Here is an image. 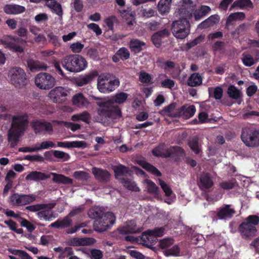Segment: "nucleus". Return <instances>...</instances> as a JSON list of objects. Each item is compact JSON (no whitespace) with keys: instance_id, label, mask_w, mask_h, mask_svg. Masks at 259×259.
Returning <instances> with one entry per match:
<instances>
[{"instance_id":"f257e3e1","label":"nucleus","mask_w":259,"mask_h":259,"mask_svg":"<svg viewBox=\"0 0 259 259\" xmlns=\"http://www.w3.org/2000/svg\"><path fill=\"white\" fill-rule=\"evenodd\" d=\"M127 97L128 94L124 92L117 93L107 100L94 97V99L98 101L96 104L99 107L97 109L98 121L102 122L108 118L116 119L121 117V109L114 104H122Z\"/></svg>"},{"instance_id":"f03ea898","label":"nucleus","mask_w":259,"mask_h":259,"mask_svg":"<svg viewBox=\"0 0 259 259\" xmlns=\"http://www.w3.org/2000/svg\"><path fill=\"white\" fill-rule=\"evenodd\" d=\"M28 123L27 116H13L11 127L8 134V141L10 142L11 148H14L17 145L21 134L24 132Z\"/></svg>"},{"instance_id":"7ed1b4c3","label":"nucleus","mask_w":259,"mask_h":259,"mask_svg":"<svg viewBox=\"0 0 259 259\" xmlns=\"http://www.w3.org/2000/svg\"><path fill=\"white\" fill-rule=\"evenodd\" d=\"M27 30L24 27H20L15 31L19 36H7L2 39V44L6 48L16 53H23L24 48L21 46L26 44Z\"/></svg>"},{"instance_id":"20e7f679","label":"nucleus","mask_w":259,"mask_h":259,"mask_svg":"<svg viewBox=\"0 0 259 259\" xmlns=\"http://www.w3.org/2000/svg\"><path fill=\"white\" fill-rule=\"evenodd\" d=\"M61 64L66 70L74 73L82 71L88 66L85 59L77 54L66 56L62 59Z\"/></svg>"},{"instance_id":"39448f33","label":"nucleus","mask_w":259,"mask_h":259,"mask_svg":"<svg viewBox=\"0 0 259 259\" xmlns=\"http://www.w3.org/2000/svg\"><path fill=\"white\" fill-rule=\"evenodd\" d=\"M258 224L259 217L256 215H249L239 225L238 230L243 238H251L256 235V226Z\"/></svg>"},{"instance_id":"423d86ee","label":"nucleus","mask_w":259,"mask_h":259,"mask_svg":"<svg viewBox=\"0 0 259 259\" xmlns=\"http://www.w3.org/2000/svg\"><path fill=\"white\" fill-rule=\"evenodd\" d=\"M116 217L112 212L108 211L94 221L93 228L95 231L102 233L110 229L115 223Z\"/></svg>"},{"instance_id":"0eeeda50","label":"nucleus","mask_w":259,"mask_h":259,"mask_svg":"<svg viewBox=\"0 0 259 259\" xmlns=\"http://www.w3.org/2000/svg\"><path fill=\"white\" fill-rule=\"evenodd\" d=\"M171 31L175 37L183 39L190 33V24L186 19H179L174 21L171 24Z\"/></svg>"},{"instance_id":"6e6552de","label":"nucleus","mask_w":259,"mask_h":259,"mask_svg":"<svg viewBox=\"0 0 259 259\" xmlns=\"http://www.w3.org/2000/svg\"><path fill=\"white\" fill-rule=\"evenodd\" d=\"M241 139L249 147L259 146V130L253 127H246L242 129Z\"/></svg>"},{"instance_id":"1a4fd4ad","label":"nucleus","mask_w":259,"mask_h":259,"mask_svg":"<svg viewBox=\"0 0 259 259\" xmlns=\"http://www.w3.org/2000/svg\"><path fill=\"white\" fill-rule=\"evenodd\" d=\"M119 80L115 77L110 78L107 75L99 76L98 79V89L103 93L113 92L119 85Z\"/></svg>"},{"instance_id":"9d476101","label":"nucleus","mask_w":259,"mask_h":259,"mask_svg":"<svg viewBox=\"0 0 259 259\" xmlns=\"http://www.w3.org/2000/svg\"><path fill=\"white\" fill-rule=\"evenodd\" d=\"M9 75L11 83L16 88H22L27 82L26 74L24 70L20 67H15L11 69Z\"/></svg>"},{"instance_id":"9b49d317","label":"nucleus","mask_w":259,"mask_h":259,"mask_svg":"<svg viewBox=\"0 0 259 259\" xmlns=\"http://www.w3.org/2000/svg\"><path fill=\"white\" fill-rule=\"evenodd\" d=\"M35 83L39 89L49 90L55 85L56 79L48 73L41 72L35 76Z\"/></svg>"},{"instance_id":"f8f14e48","label":"nucleus","mask_w":259,"mask_h":259,"mask_svg":"<svg viewBox=\"0 0 259 259\" xmlns=\"http://www.w3.org/2000/svg\"><path fill=\"white\" fill-rule=\"evenodd\" d=\"M195 4L192 0H182V4L177 9V15L180 19H191L193 17Z\"/></svg>"},{"instance_id":"ddd939ff","label":"nucleus","mask_w":259,"mask_h":259,"mask_svg":"<svg viewBox=\"0 0 259 259\" xmlns=\"http://www.w3.org/2000/svg\"><path fill=\"white\" fill-rule=\"evenodd\" d=\"M10 202L14 206H22L30 203L36 200L33 194H23L15 193L10 197Z\"/></svg>"},{"instance_id":"4468645a","label":"nucleus","mask_w":259,"mask_h":259,"mask_svg":"<svg viewBox=\"0 0 259 259\" xmlns=\"http://www.w3.org/2000/svg\"><path fill=\"white\" fill-rule=\"evenodd\" d=\"M67 92L64 88L57 87L50 92L48 96L54 103H62L66 100Z\"/></svg>"},{"instance_id":"2eb2a0df","label":"nucleus","mask_w":259,"mask_h":259,"mask_svg":"<svg viewBox=\"0 0 259 259\" xmlns=\"http://www.w3.org/2000/svg\"><path fill=\"white\" fill-rule=\"evenodd\" d=\"M31 126L35 134L46 132L51 134L53 131L52 123L45 120H36L31 123Z\"/></svg>"},{"instance_id":"dca6fc26","label":"nucleus","mask_w":259,"mask_h":259,"mask_svg":"<svg viewBox=\"0 0 259 259\" xmlns=\"http://www.w3.org/2000/svg\"><path fill=\"white\" fill-rule=\"evenodd\" d=\"M199 186L202 190L201 196L209 201V189L210 188V176L209 174H203L201 175Z\"/></svg>"},{"instance_id":"f3484780","label":"nucleus","mask_w":259,"mask_h":259,"mask_svg":"<svg viewBox=\"0 0 259 259\" xmlns=\"http://www.w3.org/2000/svg\"><path fill=\"white\" fill-rule=\"evenodd\" d=\"M169 35L168 29L164 28L155 32L151 36V41L155 47L159 48L162 45V40Z\"/></svg>"},{"instance_id":"a211bd4d","label":"nucleus","mask_w":259,"mask_h":259,"mask_svg":"<svg viewBox=\"0 0 259 259\" xmlns=\"http://www.w3.org/2000/svg\"><path fill=\"white\" fill-rule=\"evenodd\" d=\"M157 241V238L152 234L149 230H147L142 234L140 243L143 245L151 248Z\"/></svg>"},{"instance_id":"6ab92c4d","label":"nucleus","mask_w":259,"mask_h":259,"mask_svg":"<svg viewBox=\"0 0 259 259\" xmlns=\"http://www.w3.org/2000/svg\"><path fill=\"white\" fill-rule=\"evenodd\" d=\"M92 173L95 178L100 182L106 183L110 178V174L106 169L94 167L92 168Z\"/></svg>"},{"instance_id":"aec40b11","label":"nucleus","mask_w":259,"mask_h":259,"mask_svg":"<svg viewBox=\"0 0 259 259\" xmlns=\"http://www.w3.org/2000/svg\"><path fill=\"white\" fill-rule=\"evenodd\" d=\"M196 112V108L194 105L188 106L184 105L178 108V113L180 117L187 119L192 117Z\"/></svg>"},{"instance_id":"412c9836","label":"nucleus","mask_w":259,"mask_h":259,"mask_svg":"<svg viewBox=\"0 0 259 259\" xmlns=\"http://www.w3.org/2000/svg\"><path fill=\"white\" fill-rule=\"evenodd\" d=\"M235 212L234 208H231L230 205H225L224 206L220 208L217 215L220 219L226 220L231 218L235 213Z\"/></svg>"},{"instance_id":"4be33fe9","label":"nucleus","mask_w":259,"mask_h":259,"mask_svg":"<svg viewBox=\"0 0 259 259\" xmlns=\"http://www.w3.org/2000/svg\"><path fill=\"white\" fill-rule=\"evenodd\" d=\"M26 10L24 6L16 4H8L4 7L5 13L9 15H17L23 13Z\"/></svg>"},{"instance_id":"5701e85b","label":"nucleus","mask_w":259,"mask_h":259,"mask_svg":"<svg viewBox=\"0 0 259 259\" xmlns=\"http://www.w3.org/2000/svg\"><path fill=\"white\" fill-rule=\"evenodd\" d=\"M95 242L96 240L93 238H74L70 241L69 245L75 246H85L93 244Z\"/></svg>"},{"instance_id":"b1692460","label":"nucleus","mask_w":259,"mask_h":259,"mask_svg":"<svg viewBox=\"0 0 259 259\" xmlns=\"http://www.w3.org/2000/svg\"><path fill=\"white\" fill-rule=\"evenodd\" d=\"M113 170L114 172L115 178L118 179L119 181L120 177H125L131 173L128 167L121 164L114 166L113 168Z\"/></svg>"},{"instance_id":"393cba45","label":"nucleus","mask_w":259,"mask_h":259,"mask_svg":"<svg viewBox=\"0 0 259 259\" xmlns=\"http://www.w3.org/2000/svg\"><path fill=\"white\" fill-rule=\"evenodd\" d=\"M176 103H172L167 106L164 107L161 111V113L170 117H180V114L178 113V109H176Z\"/></svg>"},{"instance_id":"a878e982","label":"nucleus","mask_w":259,"mask_h":259,"mask_svg":"<svg viewBox=\"0 0 259 259\" xmlns=\"http://www.w3.org/2000/svg\"><path fill=\"white\" fill-rule=\"evenodd\" d=\"M28 67L31 71H34L39 70H46L48 68L47 64L40 62L38 60H34L32 59H29L27 61Z\"/></svg>"},{"instance_id":"bb28decb","label":"nucleus","mask_w":259,"mask_h":259,"mask_svg":"<svg viewBox=\"0 0 259 259\" xmlns=\"http://www.w3.org/2000/svg\"><path fill=\"white\" fill-rule=\"evenodd\" d=\"M73 104L78 107L81 108L89 105L90 102L85 98L82 93H78L74 95L72 98Z\"/></svg>"},{"instance_id":"cd10ccee","label":"nucleus","mask_w":259,"mask_h":259,"mask_svg":"<svg viewBox=\"0 0 259 259\" xmlns=\"http://www.w3.org/2000/svg\"><path fill=\"white\" fill-rule=\"evenodd\" d=\"M98 75V73L95 71L90 72L84 76L80 77L76 80V84L79 87H82L91 82Z\"/></svg>"},{"instance_id":"c85d7f7f","label":"nucleus","mask_w":259,"mask_h":259,"mask_svg":"<svg viewBox=\"0 0 259 259\" xmlns=\"http://www.w3.org/2000/svg\"><path fill=\"white\" fill-rule=\"evenodd\" d=\"M49 178V175H47L44 172L37 171H32L26 176L25 180L27 181L30 180L39 181L46 180Z\"/></svg>"},{"instance_id":"c756f323","label":"nucleus","mask_w":259,"mask_h":259,"mask_svg":"<svg viewBox=\"0 0 259 259\" xmlns=\"http://www.w3.org/2000/svg\"><path fill=\"white\" fill-rule=\"evenodd\" d=\"M120 182L126 189L134 192H139L140 188L131 179L123 177L120 179Z\"/></svg>"},{"instance_id":"7c9ffc66","label":"nucleus","mask_w":259,"mask_h":259,"mask_svg":"<svg viewBox=\"0 0 259 259\" xmlns=\"http://www.w3.org/2000/svg\"><path fill=\"white\" fill-rule=\"evenodd\" d=\"M145 43L138 39H132L129 42V47L132 52L138 54L143 50Z\"/></svg>"},{"instance_id":"2f4dec72","label":"nucleus","mask_w":259,"mask_h":259,"mask_svg":"<svg viewBox=\"0 0 259 259\" xmlns=\"http://www.w3.org/2000/svg\"><path fill=\"white\" fill-rule=\"evenodd\" d=\"M195 6H196L195 5ZM210 10V8L206 6H201L198 8H196L194 7L193 16H194L195 20L197 21L205 16Z\"/></svg>"},{"instance_id":"473e14b6","label":"nucleus","mask_w":259,"mask_h":259,"mask_svg":"<svg viewBox=\"0 0 259 259\" xmlns=\"http://www.w3.org/2000/svg\"><path fill=\"white\" fill-rule=\"evenodd\" d=\"M55 203H49L47 204H36L26 206V209L31 212H38L46 208H48L49 209H53L55 206Z\"/></svg>"},{"instance_id":"72a5a7b5","label":"nucleus","mask_w":259,"mask_h":259,"mask_svg":"<svg viewBox=\"0 0 259 259\" xmlns=\"http://www.w3.org/2000/svg\"><path fill=\"white\" fill-rule=\"evenodd\" d=\"M235 7H238L240 9H252L253 5L251 0H236L230 8V10Z\"/></svg>"},{"instance_id":"f704fd0d","label":"nucleus","mask_w":259,"mask_h":259,"mask_svg":"<svg viewBox=\"0 0 259 259\" xmlns=\"http://www.w3.org/2000/svg\"><path fill=\"white\" fill-rule=\"evenodd\" d=\"M71 220L68 216H66L62 220H58L52 223L50 227L58 229L67 228L71 225Z\"/></svg>"},{"instance_id":"c9c22d12","label":"nucleus","mask_w":259,"mask_h":259,"mask_svg":"<svg viewBox=\"0 0 259 259\" xmlns=\"http://www.w3.org/2000/svg\"><path fill=\"white\" fill-rule=\"evenodd\" d=\"M52 209L48 208H45L41 211H38L36 213V215L40 220H45L46 221H51L52 218H54V212L52 211Z\"/></svg>"},{"instance_id":"e433bc0d","label":"nucleus","mask_w":259,"mask_h":259,"mask_svg":"<svg viewBox=\"0 0 259 259\" xmlns=\"http://www.w3.org/2000/svg\"><path fill=\"white\" fill-rule=\"evenodd\" d=\"M139 164L148 172H150L152 175L156 177L161 176V172L154 166L151 164L145 161H140Z\"/></svg>"},{"instance_id":"4c0bfd02","label":"nucleus","mask_w":259,"mask_h":259,"mask_svg":"<svg viewBox=\"0 0 259 259\" xmlns=\"http://www.w3.org/2000/svg\"><path fill=\"white\" fill-rule=\"evenodd\" d=\"M104 211V209L103 207L95 206L92 207L89 210L88 214L90 218L96 220L105 213Z\"/></svg>"},{"instance_id":"58836bf2","label":"nucleus","mask_w":259,"mask_h":259,"mask_svg":"<svg viewBox=\"0 0 259 259\" xmlns=\"http://www.w3.org/2000/svg\"><path fill=\"white\" fill-rule=\"evenodd\" d=\"M138 232L136 226L130 228L128 226L127 227H123L121 228H118L117 230L113 231L111 234L112 237L118 238L117 234L121 235H125L128 233H136Z\"/></svg>"},{"instance_id":"ea45409f","label":"nucleus","mask_w":259,"mask_h":259,"mask_svg":"<svg viewBox=\"0 0 259 259\" xmlns=\"http://www.w3.org/2000/svg\"><path fill=\"white\" fill-rule=\"evenodd\" d=\"M86 143L84 141L58 142L57 146L64 148H81L84 147Z\"/></svg>"},{"instance_id":"a19ab883","label":"nucleus","mask_w":259,"mask_h":259,"mask_svg":"<svg viewBox=\"0 0 259 259\" xmlns=\"http://www.w3.org/2000/svg\"><path fill=\"white\" fill-rule=\"evenodd\" d=\"M172 0H160L158 4V10L162 15L167 14L170 9Z\"/></svg>"},{"instance_id":"79ce46f5","label":"nucleus","mask_w":259,"mask_h":259,"mask_svg":"<svg viewBox=\"0 0 259 259\" xmlns=\"http://www.w3.org/2000/svg\"><path fill=\"white\" fill-rule=\"evenodd\" d=\"M51 174L53 176L52 180L55 183L63 184H71L72 183L71 179L63 175L56 173H51Z\"/></svg>"},{"instance_id":"37998d69","label":"nucleus","mask_w":259,"mask_h":259,"mask_svg":"<svg viewBox=\"0 0 259 259\" xmlns=\"http://www.w3.org/2000/svg\"><path fill=\"white\" fill-rule=\"evenodd\" d=\"M90 118L91 115L87 111L79 114H74L71 116V120L73 121H82L87 124L90 123Z\"/></svg>"},{"instance_id":"c03bdc74","label":"nucleus","mask_w":259,"mask_h":259,"mask_svg":"<svg viewBox=\"0 0 259 259\" xmlns=\"http://www.w3.org/2000/svg\"><path fill=\"white\" fill-rule=\"evenodd\" d=\"M46 6L52 9L57 15L62 17L63 15V11L60 4L56 1L53 0L50 3H47Z\"/></svg>"},{"instance_id":"a18cd8bd","label":"nucleus","mask_w":259,"mask_h":259,"mask_svg":"<svg viewBox=\"0 0 259 259\" xmlns=\"http://www.w3.org/2000/svg\"><path fill=\"white\" fill-rule=\"evenodd\" d=\"M202 82V78L198 73H193L189 77L187 83L189 86L196 87L200 84Z\"/></svg>"},{"instance_id":"49530a36","label":"nucleus","mask_w":259,"mask_h":259,"mask_svg":"<svg viewBox=\"0 0 259 259\" xmlns=\"http://www.w3.org/2000/svg\"><path fill=\"white\" fill-rule=\"evenodd\" d=\"M147 191L149 193L158 196L159 195V189L156 185L150 180H146Z\"/></svg>"},{"instance_id":"de8ad7c7","label":"nucleus","mask_w":259,"mask_h":259,"mask_svg":"<svg viewBox=\"0 0 259 259\" xmlns=\"http://www.w3.org/2000/svg\"><path fill=\"white\" fill-rule=\"evenodd\" d=\"M175 240L172 237H166L160 240L158 246L162 249H168V248L174 244Z\"/></svg>"},{"instance_id":"09e8293b","label":"nucleus","mask_w":259,"mask_h":259,"mask_svg":"<svg viewBox=\"0 0 259 259\" xmlns=\"http://www.w3.org/2000/svg\"><path fill=\"white\" fill-rule=\"evenodd\" d=\"M180 248L178 245H175L170 248L165 249L164 251V254L166 256H178L180 255Z\"/></svg>"},{"instance_id":"8fccbe9b","label":"nucleus","mask_w":259,"mask_h":259,"mask_svg":"<svg viewBox=\"0 0 259 259\" xmlns=\"http://www.w3.org/2000/svg\"><path fill=\"white\" fill-rule=\"evenodd\" d=\"M166 145L164 143H161L152 150V154L157 157H162L165 150Z\"/></svg>"},{"instance_id":"3c124183","label":"nucleus","mask_w":259,"mask_h":259,"mask_svg":"<svg viewBox=\"0 0 259 259\" xmlns=\"http://www.w3.org/2000/svg\"><path fill=\"white\" fill-rule=\"evenodd\" d=\"M228 94L233 99H238L240 97L241 93L233 85H230L228 89Z\"/></svg>"},{"instance_id":"603ef678","label":"nucleus","mask_w":259,"mask_h":259,"mask_svg":"<svg viewBox=\"0 0 259 259\" xmlns=\"http://www.w3.org/2000/svg\"><path fill=\"white\" fill-rule=\"evenodd\" d=\"M117 55H118L119 57L122 61L126 60L130 58V53L127 48L125 47H122L120 48L116 53Z\"/></svg>"},{"instance_id":"864d4df0","label":"nucleus","mask_w":259,"mask_h":259,"mask_svg":"<svg viewBox=\"0 0 259 259\" xmlns=\"http://www.w3.org/2000/svg\"><path fill=\"white\" fill-rule=\"evenodd\" d=\"M53 154L55 157L61 159L62 161H66L70 158L69 154L62 151H53Z\"/></svg>"},{"instance_id":"5fc2aeb1","label":"nucleus","mask_w":259,"mask_h":259,"mask_svg":"<svg viewBox=\"0 0 259 259\" xmlns=\"http://www.w3.org/2000/svg\"><path fill=\"white\" fill-rule=\"evenodd\" d=\"M241 59L243 64L246 66L250 67L255 63V61L253 57L250 54H246L245 53L242 54V58Z\"/></svg>"},{"instance_id":"6e6d98bb","label":"nucleus","mask_w":259,"mask_h":259,"mask_svg":"<svg viewBox=\"0 0 259 259\" xmlns=\"http://www.w3.org/2000/svg\"><path fill=\"white\" fill-rule=\"evenodd\" d=\"M204 35L201 34L197 37L195 38L194 39L188 42L186 45L187 49L189 50L197 45L200 44L203 41V40L204 39Z\"/></svg>"},{"instance_id":"4d7b16f0","label":"nucleus","mask_w":259,"mask_h":259,"mask_svg":"<svg viewBox=\"0 0 259 259\" xmlns=\"http://www.w3.org/2000/svg\"><path fill=\"white\" fill-rule=\"evenodd\" d=\"M236 183L235 179L228 181H224L220 184V187L224 190H230L233 189Z\"/></svg>"},{"instance_id":"13d9d810","label":"nucleus","mask_w":259,"mask_h":259,"mask_svg":"<svg viewBox=\"0 0 259 259\" xmlns=\"http://www.w3.org/2000/svg\"><path fill=\"white\" fill-rule=\"evenodd\" d=\"M159 184L164 192L165 195L167 197L171 196L172 191L170 187L164 181L161 180H159Z\"/></svg>"},{"instance_id":"bf43d9fd","label":"nucleus","mask_w":259,"mask_h":259,"mask_svg":"<svg viewBox=\"0 0 259 259\" xmlns=\"http://www.w3.org/2000/svg\"><path fill=\"white\" fill-rule=\"evenodd\" d=\"M74 177L80 181H87L89 178V174L83 171H76L73 174Z\"/></svg>"},{"instance_id":"052dcab7","label":"nucleus","mask_w":259,"mask_h":259,"mask_svg":"<svg viewBox=\"0 0 259 259\" xmlns=\"http://www.w3.org/2000/svg\"><path fill=\"white\" fill-rule=\"evenodd\" d=\"M9 251L14 255H18L21 257H26L28 259H32V257L25 251L19 249H10Z\"/></svg>"},{"instance_id":"680f3d73","label":"nucleus","mask_w":259,"mask_h":259,"mask_svg":"<svg viewBox=\"0 0 259 259\" xmlns=\"http://www.w3.org/2000/svg\"><path fill=\"white\" fill-rule=\"evenodd\" d=\"M160 23L154 20H151L146 23V26L148 29L151 31L157 30L160 26Z\"/></svg>"},{"instance_id":"e2e57ef3","label":"nucleus","mask_w":259,"mask_h":259,"mask_svg":"<svg viewBox=\"0 0 259 259\" xmlns=\"http://www.w3.org/2000/svg\"><path fill=\"white\" fill-rule=\"evenodd\" d=\"M21 225L22 227L26 228L29 232H32L35 229L34 225L25 219H22Z\"/></svg>"},{"instance_id":"0e129e2a","label":"nucleus","mask_w":259,"mask_h":259,"mask_svg":"<svg viewBox=\"0 0 259 259\" xmlns=\"http://www.w3.org/2000/svg\"><path fill=\"white\" fill-rule=\"evenodd\" d=\"M55 144L51 141H47L41 142L39 147H37L38 151L42 149H46L55 147Z\"/></svg>"},{"instance_id":"69168bd1","label":"nucleus","mask_w":259,"mask_h":259,"mask_svg":"<svg viewBox=\"0 0 259 259\" xmlns=\"http://www.w3.org/2000/svg\"><path fill=\"white\" fill-rule=\"evenodd\" d=\"M173 157H183L185 155L184 150L179 146H172Z\"/></svg>"},{"instance_id":"338daca9","label":"nucleus","mask_w":259,"mask_h":259,"mask_svg":"<svg viewBox=\"0 0 259 259\" xmlns=\"http://www.w3.org/2000/svg\"><path fill=\"white\" fill-rule=\"evenodd\" d=\"M84 47V45L80 42H77L70 45L71 51L75 53H80Z\"/></svg>"},{"instance_id":"774afa93","label":"nucleus","mask_w":259,"mask_h":259,"mask_svg":"<svg viewBox=\"0 0 259 259\" xmlns=\"http://www.w3.org/2000/svg\"><path fill=\"white\" fill-rule=\"evenodd\" d=\"M91 259H101L103 257V252L101 250L93 249L91 250Z\"/></svg>"}]
</instances>
